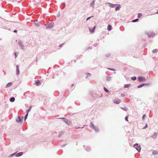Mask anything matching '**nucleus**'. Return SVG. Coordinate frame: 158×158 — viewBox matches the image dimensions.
Instances as JSON below:
<instances>
[{
  "mask_svg": "<svg viewBox=\"0 0 158 158\" xmlns=\"http://www.w3.org/2000/svg\"><path fill=\"white\" fill-rule=\"evenodd\" d=\"M90 127L93 129H94L95 131L96 132H98L99 131V129L97 127L94 126L92 122L90 123Z\"/></svg>",
  "mask_w": 158,
  "mask_h": 158,
  "instance_id": "nucleus-1",
  "label": "nucleus"
},
{
  "mask_svg": "<svg viewBox=\"0 0 158 158\" xmlns=\"http://www.w3.org/2000/svg\"><path fill=\"white\" fill-rule=\"evenodd\" d=\"M108 69L109 70H113V71L115 70V69H111V68H108Z\"/></svg>",
  "mask_w": 158,
  "mask_h": 158,
  "instance_id": "nucleus-27",
  "label": "nucleus"
},
{
  "mask_svg": "<svg viewBox=\"0 0 158 158\" xmlns=\"http://www.w3.org/2000/svg\"><path fill=\"white\" fill-rule=\"evenodd\" d=\"M29 111L28 110H26V113H27V114H28V112H29Z\"/></svg>",
  "mask_w": 158,
  "mask_h": 158,
  "instance_id": "nucleus-33",
  "label": "nucleus"
},
{
  "mask_svg": "<svg viewBox=\"0 0 158 158\" xmlns=\"http://www.w3.org/2000/svg\"><path fill=\"white\" fill-rule=\"evenodd\" d=\"M157 153H158V152H156V151L154 152H153V154H154V155L156 154H157Z\"/></svg>",
  "mask_w": 158,
  "mask_h": 158,
  "instance_id": "nucleus-26",
  "label": "nucleus"
},
{
  "mask_svg": "<svg viewBox=\"0 0 158 158\" xmlns=\"http://www.w3.org/2000/svg\"><path fill=\"white\" fill-rule=\"evenodd\" d=\"M134 147L136 149V150L138 151L139 152H140L141 148L140 147V146H138V143H136L135 144H134Z\"/></svg>",
  "mask_w": 158,
  "mask_h": 158,
  "instance_id": "nucleus-2",
  "label": "nucleus"
},
{
  "mask_svg": "<svg viewBox=\"0 0 158 158\" xmlns=\"http://www.w3.org/2000/svg\"><path fill=\"white\" fill-rule=\"evenodd\" d=\"M148 127V125H147L146 124V125L143 128V129H145V128H146L147 127Z\"/></svg>",
  "mask_w": 158,
  "mask_h": 158,
  "instance_id": "nucleus-29",
  "label": "nucleus"
},
{
  "mask_svg": "<svg viewBox=\"0 0 158 158\" xmlns=\"http://www.w3.org/2000/svg\"><path fill=\"white\" fill-rule=\"evenodd\" d=\"M16 71H17V75H18L19 73V66L17 65L16 66Z\"/></svg>",
  "mask_w": 158,
  "mask_h": 158,
  "instance_id": "nucleus-9",
  "label": "nucleus"
},
{
  "mask_svg": "<svg viewBox=\"0 0 158 158\" xmlns=\"http://www.w3.org/2000/svg\"><path fill=\"white\" fill-rule=\"evenodd\" d=\"M14 32L16 33V32H17V31H16V30H14Z\"/></svg>",
  "mask_w": 158,
  "mask_h": 158,
  "instance_id": "nucleus-36",
  "label": "nucleus"
},
{
  "mask_svg": "<svg viewBox=\"0 0 158 158\" xmlns=\"http://www.w3.org/2000/svg\"><path fill=\"white\" fill-rule=\"evenodd\" d=\"M136 79V77H134L131 78V79L133 80H135Z\"/></svg>",
  "mask_w": 158,
  "mask_h": 158,
  "instance_id": "nucleus-21",
  "label": "nucleus"
},
{
  "mask_svg": "<svg viewBox=\"0 0 158 158\" xmlns=\"http://www.w3.org/2000/svg\"><path fill=\"white\" fill-rule=\"evenodd\" d=\"M10 100L11 102H14L15 100V98L14 97H12L10 98Z\"/></svg>",
  "mask_w": 158,
  "mask_h": 158,
  "instance_id": "nucleus-16",
  "label": "nucleus"
},
{
  "mask_svg": "<svg viewBox=\"0 0 158 158\" xmlns=\"http://www.w3.org/2000/svg\"><path fill=\"white\" fill-rule=\"evenodd\" d=\"M23 119V117H19L17 118L16 120L18 122H22Z\"/></svg>",
  "mask_w": 158,
  "mask_h": 158,
  "instance_id": "nucleus-4",
  "label": "nucleus"
},
{
  "mask_svg": "<svg viewBox=\"0 0 158 158\" xmlns=\"http://www.w3.org/2000/svg\"><path fill=\"white\" fill-rule=\"evenodd\" d=\"M115 6H116L115 8V10L116 11L119 10L120 8V5L118 4H116Z\"/></svg>",
  "mask_w": 158,
  "mask_h": 158,
  "instance_id": "nucleus-7",
  "label": "nucleus"
},
{
  "mask_svg": "<svg viewBox=\"0 0 158 158\" xmlns=\"http://www.w3.org/2000/svg\"><path fill=\"white\" fill-rule=\"evenodd\" d=\"M128 116H126L125 117V119L127 121H128Z\"/></svg>",
  "mask_w": 158,
  "mask_h": 158,
  "instance_id": "nucleus-25",
  "label": "nucleus"
},
{
  "mask_svg": "<svg viewBox=\"0 0 158 158\" xmlns=\"http://www.w3.org/2000/svg\"><path fill=\"white\" fill-rule=\"evenodd\" d=\"M91 17H88V18L87 19H86V20H89Z\"/></svg>",
  "mask_w": 158,
  "mask_h": 158,
  "instance_id": "nucleus-32",
  "label": "nucleus"
},
{
  "mask_svg": "<svg viewBox=\"0 0 158 158\" xmlns=\"http://www.w3.org/2000/svg\"><path fill=\"white\" fill-rule=\"evenodd\" d=\"M92 3H93V6H94V1H93L92 2Z\"/></svg>",
  "mask_w": 158,
  "mask_h": 158,
  "instance_id": "nucleus-34",
  "label": "nucleus"
},
{
  "mask_svg": "<svg viewBox=\"0 0 158 158\" xmlns=\"http://www.w3.org/2000/svg\"><path fill=\"white\" fill-rule=\"evenodd\" d=\"M104 90L107 93H109V90L106 88L104 87Z\"/></svg>",
  "mask_w": 158,
  "mask_h": 158,
  "instance_id": "nucleus-19",
  "label": "nucleus"
},
{
  "mask_svg": "<svg viewBox=\"0 0 158 158\" xmlns=\"http://www.w3.org/2000/svg\"><path fill=\"white\" fill-rule=\"evenodd\" d=\"M40 81L38 80H37L35 82V84L37 85H40Z\"/></svg>",
  "mask_w": 158,
  "mask_h": 158,
  "instance_id": "nucleus-15",
  "label": "nucleus"
},
{
  "mask_svg": "<svg viewBox=\"0 0 158 158\" xmlns=\"http://www.w3.org/2000/svg\"><path fill=\"white\" fill-rule=\"evenodd\" d=\"M53 25L54 23H51L46 26V28L48 29L51 28L53 27Z\"/></svg>",
  "mask_w": 158,
  "mask_h": 158,
  "instance_id": "nucleus-3",
  "label": "nucleus"
},
{
  "mask_svg": "<svg viewBox=\"0 0 158 158\" xmlns=\"http://www.w3.org/2000/svg\"><path fill=\"white\" fill-rule=\"evenodd\" d=\"M31 106H30V107L29 109H28V110L29 111L30 110H31Z\"/></svg>",
  "mask_w": 158,
  "mask_h": 158,
  "instance_id": "nucleus-30",
  "label": "nucleus"
},
{
  "mask_svg": "<svg viewBox=\"0 0 158 158\" xmlns=\"http://www.w3.org/2000/svg\"><path fill=\"white\" fill-rule=\"evenodd\" d=\"M114 103H115L116 104H119L120 102V101L119 99H117L116 100H115L114 101Z\"/></svg>",
  "mask_w": 158,
  "mask_h": 158,
  "instance_id": "nucleus-6",
  "label": "nucleus"
},
{
  "mask_svg": "<svg viewBox=\"0 0 158 158\" xmlns=\"http://www.w3.org/2000/svg\"><path fill=\"white\" fill-rule=\"evenodd\" d=\"M130 85H131L130 84H126L124 85V87L125 88H127L129 87Z\"/></svg>",
  "mask_w": 158,
  "mask_h": 158,
  "instance_id": "nucleus-18",
  "label": "nucleus"
},
{
  "mask_svg": "<svg viewBox=\"0 0 158 158\" xmlns=\"http://www.w3.org/2000/svg\"><path fill=\"white\" fill-rule=\"evenodd\" d=\"M95 28H96V26H94V27L93 28L92 30H91L89 29L90 31V32H91L92 33H93L94 32V31L95 30Z\"/></svg>",
  "mask_w": 158,
  "mask_h": 158,
  "instance_id": "nucleus-13",
  "label": "nucleus"
},
{
  "mask_svg": "<svg viewBox=\"0 0 158 158\" xmlns=\"http://www.w3.org/2000/svg\"><path fill=\"white\" fill-rule=\"evenodd\" d=\"M138 79L139 81L145 80V78L143 77H139L138 78Z\"/></svg>",
  "mask_w": 158,
  "mask_h": 158,
  "instance_id": "nucleus-5",
  "label": "nucleus"
},
{
  "mask_svg": "<svg viewBox=\"0 0 158 158\" xmlns=\"http://www.w3.org/2000/svg\"><path fill=\"white\" fill-rule=\"evenodd\" d=\"M28 115V114H26V115H25V121L26 119H27V116Z\"/></svg>",
  "mask_w": 158,
  "mask_h": 158,
  "instance_id": "nucleus-22",
  "label": "nucleus"
},
{
  "mask_svg": "<svg viewBox=\"0 0 158 158\" xmlns=\"http://www.w3.org/2000/svg\"><path fill=\"white\" fill-rule=\"evenodd\" d=\"M142 16V14L141 13H139L138 14V18H140Z\"/></svg>",
  "mask_w": 158,
  "mask_h": 158,
  "instance_id": "nucleus-20",
  "label": "nucleus"
},
{
  "mask_svg": "<svg viewBox=\"0 0 158 158\" xmlns=\"http://www.w3.org/2000/svg\"><path fill=\"white\" fill-rule=\"evenodd\" d=\"M145 115H143V117H142V118H143V119H144L145 117Z\"/></svg>",
  "mask_w": 158,
  "mask_h": 158,
  "instance_id": "nucleus-31",
  "label": "nucleus"
},
{
  "mask_svg": "<svg viewBox=\"0 0 158 158\" xmlns=\"http://www.w3.org/2000/svg\"><path fill=\"white\" fill-rule=\"evenodd\" d=\"M12 84V82H10L8 83L6 85V86L7 87H8L11 86Z\"/></svg>",
  "mask_w": 158,
  "mask_h": 158,
  "instance_id": "nucleus-14",
  "label": "nucleus"
},
{
  "mask_svg": "<svg viewBox=\"0 0 158 158\" xmlns=\"http://www.w3.org/2000/svg\"><path fill=\"white\" fill-rule=\"evenodd\" d=\"M86 75H87V76L86 77V78H87L88 76H91V74L89 73H87L86 74Z\"/></svg>",
  "mask_w": 158,
  "mask_h": 158,
  "instance_id": "nucleus-23",
  "label": "nucleus"
},
{
  "mask_svg": "<svg viewBox=\"0 0 158 158\" xmlns=\"http://www.w3.org/2000/svg\"><path fill=\"white\" fill-rule=\"evenodd\" d=\"M111 29H112L111 26L110 24H109L108 25V27H107V30L108 31H111Z\"/></svg>",
  "mask_w": 158,
  "mask_h": 158,
  "instance_id": "nucleus-8",
  "label": "nucleus"
},
{
  "mask_svg": "<svg viewBox=\"0 0 158 158\" xmlns=\"http://www.w3.org/2000/svg\"><path fill=\"white\" fill-rule=\"evenodd\" d=\"M62 119H64V118H61Z\"/></svg>",
  "mask_w": 158,
  "mask_h": 158,
  "instance_id": "nucleus-37",
  "label": "nucleus"
},
{
  "mask_svg": "<svg viewBox=\"0 0 158 158\" xmlns=\"http://www.w3.org/2000/svg\"><path fill=\"white\" fill-rule=\"evenodd\" d=\"M16 53H15V57H16Z\"/></svg>",
  "mask_w": 158,
  "mask_h": 158,
  "instance_id": "nucleus-35",
  "label": "nucleus"
},
{
  "mask_svg": "<svg viewBox=\"0 0 158 158\" xmlns=\"http://www.w3.org/2000/svg\"><path fill=\"white\" fill-rule=\"evenodd\" d=\"M124 110H127L126 109H125Z\"/></svg>",
  "mask_w": 158,
  "mask_h": 158,
  "instance_id": "nucleus-38",
  "label": "nucleus"
},
{
  "mask_svg": "<svg viewBox=\"0 0 158 158\" xmlns=\"http://www.w3.org/2000/svg\"><path fill=\"white\" fill-rule=\"evenodd\" d=\"M110 79V77H108L107 78V80L109 81Z\"/></svg>",
  "mask_w": 158,
  "mask_h": 158,
  "instance_id": "nucleus-28",
  "label": "nucleus"
},
{
  "mask_svg": "<svg viewBox=\"0 0 158 158\" xmlns=\"http://www.w3.org/2000/svg\"><path fill=\"white\" fill-rule=\"evenodd\" d=\"M148 85V84H143L141 85L138 86L137 87L138 88H140L142 87L143 85Z\"/></svg>",
  "mask_w": 158,
  "mask_h": 158,
  "instance_id": "nucleus-12",
  "label": "nucleus"
},
{
  "mask_svg": "<svg viewBox=\"0 0 158 158\" xmlns=\"http://www.w3.org/2000/svg\"><path fill=\"white\" fill-rule=\"evenodd\" d=\"M116 4H113L111 3L109 4V6L111 8L114 7L115 6Z\"/></svg>",
  "mask_w": 158,
  "mask_h": 158,
  "instance_id": "nucleus-11",
  "label": "nucleus"
},
{
  "mask_svg": "<svg viewBox=\"0 0 158 158\" xmlns=\"http://www.w3.org/2000/svg\"><path fill=\"white\" fill-rule=\"evenodd\" d=\"M158 51V50L157 49H155L152 51V52L153 53H156Z\"/></svg>",
  "mask_w": 158,
  "mask_h": 158,
  "instance_id": "nucleus-17",
  "label": "nucleus"
},
{
  "mask_svg": "<svg viewBox=\"0 0 158 158\" xmlns=\"http://www.w3.org/2000/svg\"><path fill=\"white\" fill-rule=\"evenodd\" d=\"M138 20V19H135L132 20V22H136Z\"/></svg>",
  "mask_w": 158,
  "mask_h": 158,
  "instance_id": "nucleus-24",
  "label": "nucleus"
},
{
  "mask_svg": "<svg viewBox=\"0 0 158 158\" xmlns=\"http://www.w3.org/2000/svg\"><path fill=\"white\" fill-rule=\"evenodd\" d=\"M157 13H158V12Z\"/></svg>",
  "mask_w": 158,
  "mask_h": 158,
  "instance_id": "nucleus-39",
  "label": "nucleus"
},
{
  "mask_svg": "<svg viewBox=\"0 0 158 158\" xmlns=\"http://www.w3.org/2000/svg\"><path fill=\"white\" fill-rule=\"evenodd\" d=\"M23 154V152H20L16 154V156H19L21 155H22Z\"/></svg>",
  "mask_w": 158,
  "mask_h": 158,
  "instance_id": "nucleus-10",
  "label": "nucleus"
}]
</instances>
